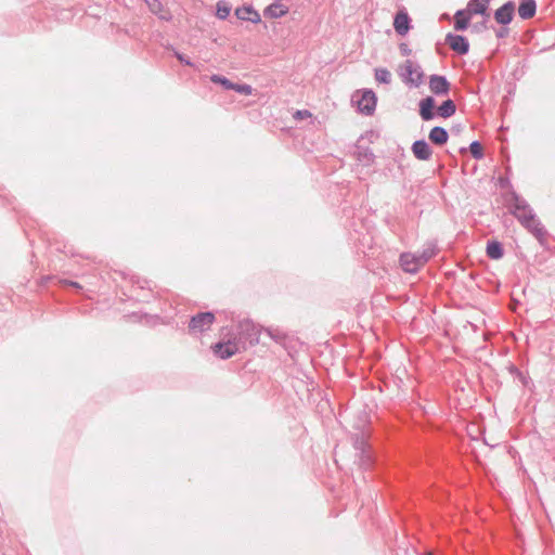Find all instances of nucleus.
<instances>
[{
	"mask_svg": "<svg viewBox=\"0 0 555 555\" xmlns=\"http://www.w3.org/2000/svg\"><path fill=\"white\" fill-rule=\"evenodd\" d=\"M353 447H354V449L357 451V454L358 453H363V452H365L367 450H371V447L367 443V441L365 440L363 435L356 437V439L353 441Z\"/></svg>",
	"mask_w": 555,
	"mask_h": 555,
	"instance_id": "26",
	"label": "nucleus"
},
{
	"mask_svg": "<svg viewBox=\"0 0 555 555\" xmlns=\"http://www.w3.org/2000/svg\"><path fill=\"white\" fill-rule=\"evenodd\" d=\"M456 112V105L453 100L448 99L443 101L437 108V114L440 117L449 118L453 116Z\"/></svg>",
	"mask_w": 555,
	"mask_h": 555,
	"instance_id": "22",
	"label": "nucleus"
},
{
	"mask_svg": "<svg viewBox=\"0 0 555 555\" xmlns=\"http://www.w3.org/2000/svg\"><path fill=\"white\" fill-rule=\"evenodd\" d=\"M173 54L175 56L177 57V60L181 63V64H184L186 66H190V67H194V68H197L195 63L192 62L188 56H185L184 54L178 52V51H173Z\"/></svg>",
	"mask_w": 555,
	"mask_h": 555,
	"instance_id": "32",
	"label": "nucleus"
},
{
	"mask_svg": "<svg viewBox=\"0 0 555 555\" xmlns=\"http://www.w3.org/2000/svg\"><path fill=\"white\" fill-rule=\"evenodd\" d=\"M428 139L433 144L441 146L448 142L449 133L446 128L436 126L429 131Z\"/></svg>",
	"mask_w": 555,
	"mask_h": 555,
	"instance_id": "19",
	"label": "nucleus"
},
{
	"mask_svg": "<svg viewBox=\"0 0 555 555\" xmlns=\"http://www.w3.org/2000/svg\"><path fill=\"white\" fill-rule=\"evenodd\" d=\"M509 372L517 376L518 375V372H521L518 367H516L515 365H512L511 369H509Z\"/></svg>",
	"mask_w": 555,
	"mask_h": 555,
	"instance_id": "38",
	"label": "nucleus"
},
{
	"mask_svg": "<svg viewBox=\"0 0 555 555\" xmlns=\"http://www.w3.org/2000/svg\"><path fill=\"white\" fill-rule=\"evenodd\" d=\"M515 10V2L513 0H508L494 11L493 17L498 24L507 26L514 20Z\"/></svg>",
	"mask_w": 555,
	"mask_h": 555,
	"instance_id": "7",
	"label": "nucleus"
},
{
	"mask_svg": "<svg viewBox=\"0 0 555 555\" xmlns=\"http://www.w3.org/2000/svg\"><path fill=\"white\" fill-rule=\"evenodd\" d=\"M509 28L507 26H502L498 30H495V37L498 39H504L508 36Z\"/></svg>",
	"mask_w": 555,
	"mask_h": 555,
	"instance_id": "34",
	"label": "nucleus"
},
{
	"mask_svg": "<svg viewBox=\"0 0 555 555\" xmlns=\"http://www.w3.org/2000/svg\"><path fill=\"white\" fill-rule=\"evenodd\" d=\"M216 317L212 312H198L191 317L188 324V332L191 335H201L210 330Z\"/></svg>",
	"mask_w": 555,
	"mask_h": 555,
	"instance_id": "5",
	"label": "nucleus"
},
{
	"mask_svg": "<svg viewBox=\"0 0 555 555\" xmlns=\"http://www.w3.org/2000/svg\"><path fill=\"white\" fill-rule=\"evenodd\" d=\"M235 15L241 21H248L254 24L261 22L260 14L251 5H243L235 10Z\"/></svg>",
	"mask_w": 555,
	"mask_h": 555,
	"instance_id": "14",
	"label": "nucleus"
},
{
	"mask_svg": "<svg viewBox=\"0 0 555 555\" xmlns=\"http://www.w3.org/2000/svg\"><path fill=\"white\" fill-rule=\"evenodd\" d=\"M537 13L535 0H520L518 5V15L522 20H530Z\"/></svg>",
	"mask_w": 555,
	"mask_h": 555,
	"instance_id": "17",
	"label": "nucleus"
},
{
	"mask_svg": "<svg viewBox=\"0 0 555 555\" xmlns=\"http://www.w3.org/2000/svg\"><path fill=\"white\" fill-rule=\"evenodd\" d=\"M399 50L403 56H410L412 54V50L410 49L409 44L405 42H401L399 44Z\"/></svg>",
	"mask_w": 555,
	"mask_h": 555,
	"instance_id": "35",
	"label": "nucleus"
},
{
	"mask_svg": "<svg viewBox=\"0 0 555 555\" xmlns=\"http://www.w3.org/2000/svg\"><path fill=\"white\" fill-rule=\"evenodd\" d=\"M435 99L433 96H426L420 102V116L423 120L428 121L435 118Z\"/></svg>",
	"mask_w": 555,
	"mask_h": 555,
	"instance_id": "16",
	"label": "nucleus"
},
{
	"mask_svg": "<svg viewBox=\"0 0 555 555\" xmlns=\"http://www.w3.org/2000/svg\"><path fill=\"white\" fill-rule=\"evenodd\" d=\"M233 337L244 346V350L248 346H254L259 341V330L250 320H243L237 323L231 333Z\"/></svg>",
	"mask_w": 555,
	"mask_h": 555,
	"instance_id": "2",
	"label": "nucleus"
},
{
	"mask_svg": "<svg viewBox=\"0 0 555 555\" xmlns=\"http://www.w3.org/2000/svg\"><path fill=\"white\" fill-rule=\"evenodd\" d=\"M429 89L436 95H446L450 91V82L446 76L434 74L429 76Z\"/></svg>",
	"mask_w": 555,
	"mask_h": 555,
	"instance_id": "9",
	"label": "nucleus"
},
{
	"mask_svg": "<svg viewBox=\"0 0 555 555\" xmlns=\"http://www.w3.org/2000/svg\"><path fill=\"white\" fill-rule=\"evenodd\" d=\"M231 13V7L225 1H219L217 3L216 15L220 20H225Z\"/></svg>",
	"mask_w": 555,
	"mask_h": 555,
	"instance_id": "27",
	"label": "nucleus"
},
{
	"mask_svg": "<svg viewBox=\"0 0 555 555\" xmlns=\"http://www.w3.org/2000/svg\"><path fill=\"white\" fill-rule=\"evenodd\" d=\"M356 155L357 159L365 166H370L371 164H373L375 158L373 151L369 147L359 146L357 149Z\"/></svg>",
	"mask_w": 555,
	"mask_h": 555,
	"instance_id": "23",
	"label": "nucleus"
},
{
	"mask_svg": "<svg viewBox=\"0 0 555 555\" xmlns=\"http://www.w3.org/2000/svg\"><path fill=\"white\" fill-rule=\"evenodd\" d=\"M374 76L380 83L389 85L391 82V73L385 67L376 68Z\"/></svg>",
	"mask_w": 555,
	"mask_h": 555,
	"instance_id": "25",
	"label": "nucleus"
},
{
	"mask_svg": "<svg viewBox=\"0 0 555 555\" xmlns=\"http://www.w3.org/2000/svg\"><path fill=\"white\" fill-rule=\"evenodd\" d=\"M489 4L490 0H469L466 5V11L473 15H481L489 17Z\"/></svg>",
	"mask_w": 555,
	"mask_h": 555,
	"instance_id": "12",
	"label": "nucleus"
},
{
	"mask_svg": "<svg viewBox=\"0 0 555 555\" xmlns=\"http://www.w3.org/2000/svg\"><path fill=\"white\" fill-rule=\"evenodd\" d=\"M469 152L472 154V156L475 158V159H481L483 158V149H482V145L479 141H473L470 144H469Z\"/></svg>",
	"mask_w": 555,
	"mask_h": 555,
	"instance_id": "28",
	"label": "nucleus"
},
{
	"mask_svg": "<svg viewBox=\"0 0 555 555\" xmlns=\"http://www.w3.org/2000/svg\"><path fill=\"white\" fill-rule=\"evenodd\" d=\"M228 336V338L216 343L211 347L215 356L222 360H227L233 357L234 354L244 351V346L240 345L241 343H237V340L233 337L231 333Z\"/></svg>",
	"mask_w": 555,
	"mask_h": 555,
	"instance_id": "6",
	"label": "nucleus"
},
{
	"mask_svg": "<svg viewBox=\"0 0 555 555\" xmlns=\"http://www.w3.org/2000/svg\"><path fill=\"white\" fill-rule=\"evenodd\" d=\"M472 15L465 10H457L454 14V29L456 31H464L468 28Z\"/></svg>",
	"mask_w": 555,
	"mask_h": 555,
	"instance_id": "20",
	"label": "nucleus"
},
{
	"mask_svg": "<svg viewBox=\"0 0 555 555\" xmlns=\"http://www.w3.org/2000/svg\"><path fill=\"white\" fill-rule=\"evenodd\" d=\"M485 27L486 26V23L483 22L482 24H479V27Z\"/></svg>",
	"mask_w": 555,
	"mask_h": 555,
	"instance_id": "42",
	"label": "nucleus"
},
{
	"mask_svg": "<svg viewBox=\"0 0 555 555\" xmlns=\"http://www.w3.org/2000/svg\"><path fill=\"white\" fill-rule=\"evenodd\" d=\"M351 101L357 105L359 113L365 116H372L375 113L377 96L373 90L363 89L357 91L353 93Z\"/></svg>",
	"mask_w": 555,
	"mask_h": 555,
	"instance_id": "3",
	"label": "nucleus"
},
{
	"mask_svg": "<svg viewBox=\"0 0 555 555\" xmlns=\"http://www.w3.org/2000/svg\"><path fill=\"white\" fill-rule=\"evenodd\" d=\"M505 183L507 184V183H508V181H506V180H501V185H502V186H504V185H505Z\"/></svg>",
	"mask_w": 555,
	"mask_h": 555,
	"instance_id": "40",
	"label": "nucleus"
},
{
	"mask_svg": "<svg viewBox=\"0 0 555 555\" xmlns=\"http://www.w3.org/2000/svg\"><path fill=\"white\" fill-rule=\"evenodd\" d=\"M308 117H311V113L307 109H298L294 114V118L297 120H302Z\"/></svg>",
	"mask_w": 555,
	"mask_h": 555,
	"instance_id": "33",
	"label": "nucleus"
},
{
	"mask_svg": "<svg viewBox=\"0 0 555 555\" xmlns=\"http://www.w3.org/2000/svg\"><path fill=\"white\" fill-rule=\"evenodd\" d=\"M145 2L153 14H158L163 9V4L159 0H145Z\"/></svg>",
	"mask_w": 555,
	"mask_h": 555,
	"instance_id": "31",
	"label": "nucleus"
},
{
	"mask_svg": "<svg viewBox=\"0 0 555 555\" xmlns=\"http://www.w3.org/2000/svg\"><path fill=\"white\" fill-rule=\"evenodd\" d=\"M504 201L509 214L517 219L521 227L542 243L547 235V231L529 203L515 190H511Z\"/></svg>",
	"mask_w": 555,
	"mask_h": 555,
	"instance_id": "1",
	"label": "nucleus"
},
{
	"mask_svg": "<svg viewBox=\"0 0 555 555\" xmlns=\"http://www.w3.org/2000/svg\"><path fill=\"white\" fill-rule=\"evenodd\" d=\"M446 43L460 55H466L469 52V42L465 36L449 33L446 36Z\"/></svg>",
	"mask_w": 555,
	"mask_h": 555,
	"instance_id": "8",
	"label": "nucleus"
},
{
	"mask_svg": "<svg viewBox=\"0 0 555 555\" xmlns=\"http://www.w3.org/2000/svg\"><path fill=\"white\" fill-rule=\"evenodd\" d=\"M398 73L401 80L410 87L417 88L423 83L424 73L421 66L411 60L400 65Z\"/></svg>",
	"mask_w": 555,
	"mask_h": 555,
	"instance_id": "4",
	"label": "nucleus"
},
{
	"mask_svg": "<svg viewBox=\"0 0 555 555\" xmlns=\"http://www.w3.org/2000/svg\"><path fill=\"white\" fill-rule=\"evenodd\" d=\"M438 245L436 241H428L424 244L422 250L417 251L418 262L424 266L434 258L438 253Z\"/></svg>",
	"mask_w": 555,
	"mask_h": 555,
	"instance_id": "15",
	"label": "nucleus"
},
{
	"mask_svg": "<svg viewBox=\"0 0 555 555\" xmlns=\"http://www.w3.org/2000/svg\"><path fill=\"white\" fill-rule=\"evenodd\" d=\"M232 90H234L237 93L243 94V95H250L253 93L251 86H249L247 83H235L234 82V87L232 88Z\"/></svg>",
	"mask_w": 555,
	"mask_h": 555,
	"instance_id": "30",
	"label": "nucleus"
},
{
	"mask_svg": "<svg viewBox=\"0 0 555 555\" xmlns=\"http://www.w3.org/2000/svg\"><path fill=\"white\" fill-rule=\"evenodd\" d=\"M358 459H359V465L361 468L363 469H369L373 466L374 464V457H373V454H372V451L371 450H367L363 453H358Z\"/></svg>",
	"mask_w": 555,
	"mask_h": 555,
	"instance_id": "24",
	"label": "nucleus"
},
{
	"mask_svg": "<svg viewBox=\"0 0 555 555\" xmlns=\"http://www.w3.org/2000/svg\"><path fill=\"white\" fill-rule=\"evenodd\" d=\"M486 254L490 259L499 260L504 255V247L501 242L499 241H488Z\"/></svg>",
	"mask_w": 555,
	"mask_h": 555,
	"instance_id": "21",
	"label": "nucleus"
},
{
	"mask_svg": "<svg viewBox=\"0 0 555 555\" xmlns=\"http://www.w3.org/2000/svg\"><path fill=\"white\" fill-rule=\"evenodd\" d=\"M66 284L73 286V287H76V288H81V286L77 283V282H74V281H65Z\"/></svg>",
	"mask_w": 555,
	"mask_h": 555,
	"instance_id": "39",
	"label": "nucleus"
},
{
	"mask_svg": "<svg viewBox=\"0 0 555 555\" xmlns=\"http://www.w3.org/2000/svg\"><path fill=\"white\" fill-rule=\"evenodd\" d=\"M288 13V8L279 1H275L268 5L263 10V16L267 18H279Z\"/></svg>",
	"mask_w": 555,
	"mask_h": 555,
	"instance_id": "18",
	"label": "nucleus"
},
{
	"mask_svg": "<svg viewBox=\"0 0 555 555\" xmlns=\"http://www.w3.org/2000/svg\"><path fill=\"white\" fill-rule=\"evenodd\" d=\"M411 18L405 10L397 12L393 18V28L399 36H405L411 29Z\"/></svg>",
	"mask_w": 555,
	"mask_h": 555,
	"instance_id": "11",
	"label": "nucleus"
},
{
	"mask_svg": "<svg viewBox=\"0 0 555 555\" xmlns=\"http://www.w3.org/2000/svg\"><path fill=\"white\" fill-rule=\"evenodd\" d=\"M412 152L414 156L420 160H428L433 155V150L430 145L424 139L416 140L412 144Z\"/></svg>",
	"mask_w": 555,
	"mask_h": 555,
	"instance_id": "13",
	"label": "nucleus"
},
{
	"mask_svg": "<svg viewBox=\"0 0 555 555\" xmlns=\"http://www.w3.org/2000/svg\"><path fill=\"white\" fill-rule=\"evenodd\" d=\"M400 266L408 273H416L424 264L418 262L417 253H403L400 255Z\"/></svg>",
	"mask_w": 555,
	"mask_h": 555,
	"instance_id": "10",
	"label": "nucleus"
},
{
	"mask_svg": "<svg viewBox=\"0 0 555 555\" xmlns=\"http://www.w3.org/2000/svg\"><path fill=\"white\" fill-rule=\"evenodd\" d=\"M520 382L521 384L527 387L529 385V383H531V379L528 375H526L524 372H518V375L516 376Z\"/></svg>",
	"mask_w": 555,
	"mask_h": 555,
	"instance_id": "36",
	"label": "nucleus"
},
{
	"mask_svg": "<svg viewBox=\"0 0 555 555\" xmlns=\"http://www.w3.org/2000/svg\"><path fill=\"white\" fill-rule=\"evenodd\" d=\"M485 27L486 26V23L483 22L482 24H479V27Z\"/></svg>",
	"mask_w": 555,
	"mask_h": 555,
	"instance_id": "41",
	"label": "nucleus"
},
{
	"mask_svg": "<svg viewBox=\"0 0 555 555\" xmlns=\"http://www.w3.org/2000/svg\"><path fill=\"white\" fill-rule=\"evenodd\" d=\"M210 80L215 83L221 85L225 90H232V88L234 87V82H232L224 76L212 75L210 77Z\"/></svg>",
	"mask_w": 555,
	"mask_h": 555,
	"instance_id": "29",
	"label": "nucleus"
},
{
	"mask_svg": "<svg viewBox=\"0 0 555 555\" xmlns=\"http://www.w3.org/2000/svg\"><path fill=\"white\" fill-rule=\"evenodd\" d=\"M160 20L163 21H170L172 18L171 14L169 12L160 11L158 14H156Z\"/></svg>",
	"mask_w": 555,
	"mask_h": 555,
	"instance_id": "37",
	"label": "nucleus"
}]
</instances>
